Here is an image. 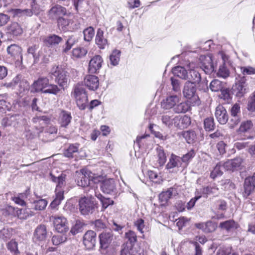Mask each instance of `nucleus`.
Segmentation results:
<instances>
[{"label":"nucleus","instance_id":"obj_1","mask_svg":"<svg viewBox=\"0 0 255 255\" xmlns=\"http://www.w3.org/2000/svg\"><path fill=\"white\" fill-rule=\"evenodd\" d=\"M196 92V88L195 84L190 81L186 82L183 91V95L189 100L187 102L192 106H198L200 104V99Z\"/></svg>","mask_w":255,"mask_h":255},{"label":"nucleus","instance_id":"obj_2","mask_svg":"<svg viewBox=\"0 0 255 255\" xmlns=\"http://www.w3.org/2000/svg\"><path fill=\"white\" fill-rule=\"evenodd\" d=\"M79 204L80 212L84 215L92 214L98 208V203L94 197L82 198Z\"/></svg>","mask_w":255,"mask_h":255},{"label":"nucleus","instance_id":"obj_3","mask_svg":"<svg viewBox=\"0 0 255 255\" xmlns=\"http://www.w3.org/2000/svg\"><path fill=\"white\" fill-rule=\"evenodd\" d=\"M79 178L80 179L78 180V185L83 187L89 186L90 181L97 183L103 178L102 176L97 175L86 168L80 170Z\"/></svg>","mask_w":255,"mask_h":255},{"label":"nucleus","instance_id":"obj_4","mask_svg":"<svg viewBox=\"0 0 255 255\" xmlns=\"http://www.w3.org/2000/svg\"><path fill=\"white\" fill-rule=\"evenodd\" d=\"M73 95L79 108L81 110L85 109L88 103V96L84 88L79 84L76 85Z\"/></svg>","mask_w":255,"mask_h":255},{"label":"nucleus","instance_id":"obj_5","mask_svg":"<svg viewBox=\"0 0 255 255\" xmlns=\"http://www.w3.org/2000/svg\"><path fill=\"white\" fill-rule=\"evenodd\" d=\"M49 74L51 76L55 77V81L60 87H63L67 85L68 75L67 72L61 66H53Z\"/></svg>","mask_w":255,"mask_h":255},{"label":"nucleus","instance_id":"obj_6","mask_svg":"<svg viewBox=\"0 0 255 255\" xmlns=\"http://www.w3.org/2000/svg\"><path fill=\"white\" fill-rule=\"evenodd\" d=\"M200 67L206 74H210L214 70L213 60L211 55H201L200 57Z\"/></svg>","mask_w":255,"mask_h":255},{"label":"nucleus","instance_id":"obj_7","mask_svg":"<svg viewBox=\"0 0 255 255\" xmlns=\"http://www.w3.org/2000/svg\"><path fill=\"white\" fill-rule=\"evenodd\" d=\"M101 247L103 249H107L112 241L114 236L113 231L110 229H107L99 235Z\"/></svg>","mask_w":255,"mask_h":255},{"label":"nucleus","instance_id":"obj_8","mask_svg":"<svg viewBox=\"0 0 255 255\" xmlns=\"http://www.w3.org/2000/svg\"><path fill=\"white\" fill-rule=\"evenodd\" d=\"M22 119V116L19 114L8 116L2 119L1 125L4 128L8 127L17 128Z\"/></svg>","mask_w":255,"mask_h":255},{"label":"nucleus","instance_id":"obj_9","mask_svg":"<svg viewBox=\"0 0 255 255\" xmlns=\"http://www.w3.org/2000/svg\"><path fill=\"white\" fill-rule=\"evenodd\" d=\"M48 118L45 116L36 115L32 119L33 128L36 131L34 133H39L43 131L44 127L46 126Z\"/></svg>","mask_w":255,"mask_h":255},{"label":"nucleus","instance_id":"obj_10","mask_svg":"<svg viewBox=\"0 0 255 255\" xmlns=\"http://www.w3.org/2000/svg\"><path fill=\"white\" fill-rule=\"evenodd\" d=\"M5 31L7 36L14 38L21 35L23 29L18 23L12 22L5 27Z\"/></svg>","mask_w":255,"mask_h":255},{"label":"nucleus","instance_id":"obj_11","mask_svg":"<svg viewBox=\"0 0 255 255\" xmlns=\"http://www.w3.org/2000/svg\"><path fill=\"white\" fill-rule=\"evenodd\" d=\"M47 237V230L45 226L40 225L35 229L33 237V241L40 244L43 243Z\"/></svg>","mask_w":255,"mask_h":255},{"label":"nucleus","instance_id":"obj_12","mask_svg":"<svg viewBox=\"0 0 255 255\" xmlns=\"http://www.w3.org/2000/svg\"><path fill=\"white\" fill-rule=\"evenodd\" d=\"M53 224L55 230L59 233H64L68 231L67 220L62 216L53 217Z\"/></svg>","mask_w":255,"mask_h":255},{"label":"nucleus","instance_id":"obj_13","mask_svg":"<svg viewBox=\"0 0 255 255\" xmlns=\"http://www.w3.org/2000/svg\"><path fill=\"white\" fill-rule=\"evenodd\" d=\"M49 79L46 77H40L35 81L31 85V92L43 93V91L48 86Z\"/></svg>","mask_w":255,"mask_h":255},{"label":"nucleus","instance_id":"obj_14","mask_svg":"<svg viewBox=\"0 0 255 255\" xmlns=\"http://www.w3.org/2000/svg\"><path fill=\"white\" fill-rule=\"evenodd\" d=\"M96 234L92 230L88 231L83 237V244L89 250L93 249L96 244Z\"/></svg>","mask_w":255,"mask_h":255},{"label":"nucleus","instance_id":"obj_15","mask_svg":"<svg viewBox=\"0 0 255 255\" xmlns=\"http://www.w3.org/2000/svg\"><path fill=\"white\" fill-rule=\"evenodd\" d=\"M191 106L188 102L183 101L181 99L171 106V109L176 114L185 113L190 110Z\"/></svg>","mask_w":255,"mask_h":255},{"label":"nucleus","instance_id":"obj_16","mask_svg":"<svg viewBox=\"0 0 255 255\" xmlns=\"http://www.w3.org/2000/svg\"><path fill=\"white\" fill-rule=\"evenodd\" d=\"M174 120V126L180 129L187 128L191 124V119L187 115L175 116Z\"/></svg>","mask_w":255,"mask_h":255},{"label":"nucleus","instance_id":"obj_17","mask_svg":"<svg viewBox=\"0 0 255 255\" xmlns=\"http://www.w3.org/2000/svg\"><path fill=\"white\" fill-rule=\"evenodd\" d=\"M84 83L90 90L95 91L99 87V79L96 76L88 75L84 78Z\"/></svg>","mask_w":255,"mask_h":255},{"label":"nucleus","instance_id":"obj_18","mask_svg":"<svg viewBox=\"0 0 255 255\" xmlns=\"http://www.w3.org/2000/svg\"><path fill=\"white\" fill-rule=\"evenodd\" d=\"M243 163V159L240 157H237L233 159L228 160L223 163V167L226 170L234 171L240 168Z\"/></svg>","mask_w":255,"mask_h":255},{"label":"nucleus","instance_id":"obj_19","mask_svg":"<svg viewBox=\"0 0 255 255\" xmlns=\"http://www.w3.org/2000/svg\"><path fill=\"white\" fill-rule=\"evenodd\" d=\"M103 58L100 55L94 56L89 63V71L91 73H95L102 67Z\"/></svg>","mask_w":255,"mask_h":255},{"label":"nucleus","instance_id":"obj_20","mask_svg":"<svg viewBox=\"0 0 255 255\" xmlns=\"http://www.w3.org/2000/svg\"><path fill=\"white\" fill-rule=\"evenodd\" d=\"M22 49L18 45L13 44L8 46L7 52L8 55L12 57L16 61H22Z\"/></svg>","mask_w":255,"mask_h":255},{"label":"nucleus","instance_id":"obj_21","mask_svg":"<svg viewBox=\"0 0 255 255\" xmlns=\"http://www.w3.org/2000/svg\"><path fill=\"white\" fill-rule=\"evenodd\" d=\"M181 100V96L180 94L170 95L166 97L165 100L163 101L161 106L164 109L171 110V106L175 104L176 102H179V100Z\"/></svg>","mask_w":255,"mask_h":255},{"label":"nucleus","instance_id":"obj_22","mask_svg":"<svg viewBox=\"0 0 255 255\" xmlns=\"http://www.w3.org/2000/svg\"><path fill=\"white\" fill-rule=\"evenodd\" d=\"M215 115L218 122L222 125L226 124L228 121L227 111L222 105H219L217 107Z\"/></svg>","mask_w":255,"mask_h":255},{"label":"nucleus","instance_id":"obj_23","mask_svg":"<svg viewBox=\"0 0 255 255\" xmlns=\"http://www.w3.org/2000/svg\"><path fill=\"white\" fill-rule=\"evenodd\" d=\"M66 9L60 5L52 6L49 10V15L53 19L61 18L66 14Z\"/></svg>","mask_w":255,"mask_h":255},{"label":"nucleus","instance_id":"obj_24","mask_svg":"<svg viewBox=\"0 0 255 255\" xmlns=\"http://www.w3.org/2000/svg\"><path fill=\"white\" fill-rule=\"evenodd\" d=\"M63 41V38L56 34H50L43 39V42L48 47H56Z\"/></svg>","mask_w":255,"mask_h":255},{"label":"nucleus","instance_id":"obj_25","mask_svg":"<svg viewBox=\"0 0 255 255\" xmlns=\"http://www.w3.org/2000/svg\"><path fill=\"white\" fill-rule=\"evenodd\" d=\"M100 181L98 182L97 184H99L101 189L102 191H113L115 189V182L112 178L108 179H104V177Z\"/></svg>","mask_w":255,"mask_h":255},{"label":"nucleus","instance_id":"obj_26","mask_svg":"<svg viewBox=\"0 0 255 255\" xmlns=\"http://www.w3.org/2000/svg\"><path fill=\"white\" fill-rule=\"evenodd\" d=\"M183 167V163L181 157L177 156L174 154H171L169 161L167 163L166 167L167 169H171L175 167Z\"/></svg>","mask_w":255,"mask_h":255},{"label":"nucleus","instance_id":"obj_27","mask_svg":"<svg viewBox=\"0 0 255 255\" xmlns=\"http://www.w3.org/2000/svg\"><path fill=\"white\" fill-rule=\"evenodd\" d=\"M72 120L71 113L66 111H62L59 114L58 122L61 127L66 128Z\"/></svg>","mask_w":255,"mask_h":255},{"label":"nucleus","instance_id":"obj_28","mask_svg":"<svg viewBox=\"0 0 255 255\" xmlns=\"http://www.w3.org/2000/svg\"><path fill=\"white\" fill-rule=\"evenodd\" d=\"M219 228L223 230L228 232H232L238 227V224L233 220H229L221 222L219 224Z\"/></svg>","mask_w":255,"mask_h":255},{"label":"nucleus","instance_id":"obj_29","mask_svg":"<svg viewBox=\"0 0 255 255\" xmlns=\"http://www.w3.org/2000/svg\"><path fill=\"white\" fill-rule=\"evenodd\" d=\"M96 43L100 49H104L108 44L107 39L104 36V31L99 28L96 35Z\"/></svg>","mask_w":255,"mask_h":255},{"label":"nucleus","instance_id":"obj_30","mask_svg":"<svg viewBox=\"0 0 255 255\" xmlns=\"http://www.w3.org/2000/svg\"><path fill=\"white\" fill-rule=\"evenodd\" d=\"M7 94H0V112L9 110L11 104Z\"/></svg>","mask_w":255,"mask_h":255},{"label":"nucleus","instance_id":"obj_31","mask_svg":"<svg viewBox=\"0 0 255 255\" xmlns=\"http://www.w3.org/2000/svg\"><path fill=\"white\" fill-rule=\"evenodd\" d=\"M253 123L251 120H246L243 121L238 129L239 133H250L253 128Z\"/></svg>","mask_w":255,"mask_h":255},{"label":"nucleus","instance_id":"obj_32","mask_svg":"<svg viewBox=\"0 0 255 255\" xmlns=\"http://www.w3.org/2000/svg\"><path fill=\"white\" fill-rule=\"evenodd\" d=\"M14 17L31 16L33 15L32 11L30 9L15 8L11 10Z\"/></svg>","mask_w":255,"mask_h":255},{"label":"nucleus","instance_id":"obj_33","mask_svg":"<svg viewBox=\"0 0 255 255\" xmlns=\"http://www.w3.org/2000/svg\"><path fill=\"white\" fill-rule=\"evenodd\" d=\"M201 75L198 71L196 70H190L187 74L186 80L195 83H199L201 81Z\"/></svg>","mask_w":255,"mask_h":255},{"label":"nucleus","instance_id":"obj_34","mask_svg":"<svg viewBox=\"0 0 255 255\" xmlns=\"http://www.w3.org/2000/svg\"><path fill=\"white\" fill-rule=\"evenodd\" d=\"M173 74L182 79L186 80L188 72L187 70L182 66H176L172 69Z\"/></svg>","mask_w":255,"mask_h":255},{"label":"nucleus","instance_id":"obj_35","mask_svg":"<svg viewBox=\"0 0 255 255\" xmlns=\"http://www.w3.org/2000/svg\"><path fill=\"white\" fill-rule=\"evenodd\" d=\"M195 152L193 149L190 150L188 153L181 157L183 163V168H186L191 160L195 156Z\"/></svg>","mask_w":255,"mask_h":255},{"label":"nucleus","instance_id":"obj_36","mask_svg":"<svg viewBox=\"0 0 255 255\" xmlns=\"http://www.w3.org/2000/svg\"><path fill=\"white\" fill-rule=\"evenodd\" d=\"M174 116H169L168 114H164L161 116L160 120L163 124L165 126L170 128L174 126Z\"/></svg>","mask_w":255,"mask_h":255},{"label":"nucleus","instance_id":"obj_37","mask_svg":"<svg viewBox=\"0 0 255 255\" xmlns=\"http://www.w3.org/2000/svg\"><path fill=\"white\" fill-rule=\"evenodd\" d=\"M76 42L75 38L73 36H70L63 46L61 51L63 53H67L69 51L72 47L75 44Z\"/></svg>","mask_w":255,"mask_h":255},{"label":"nucleus","instance_id":"obj_38","mask_svg":"<svg viewBox=\"0 0 255 255\" xmlns=\"http://www.w3.org/2000/svg\"><path fill=\"white\" fill-rule=\"evenodd\" d=\"M255 188V181L253 178L247 177L244 182L245 191H253Z\"/></svg>","mask_w":255,"mask_h":255},{"label":"nucleus","instance_id":"obj_39","mask_svg":"<svg viewBox=\"0 0 255 255\" xmlns=\"http://www.w3.org/2000/svg\"><path fill=\"white\" fill-rule=\"evenodd\" d=\"M50 179L51 180L54 182H56L57 187H61L65 182V179L66 175L63 173L61 174L60 175L58 176L57 177L55 176L51 172L50 174Z\"/></svg>","mask_w":255,"mask_h":255},{"label":"nucleus","instance_id":"obj_40","mask_svg":"<svg viewBox=\"0 0 255 255\" xmlns=\"http://www.w3.org/2000/svg\"><path fill=\"white\" fill-rule=\"evenodd\" d=\"M95 196L98 198L102 204L103 208L104 209L107 208L109 205H113L114 203L113 200L109 198H106L102 196L100 193H97L96 192Z\"/></svg>","mask_w":255,"mask_h":255},{"label":"nucleus","instance_id":"obj_41","mask_svg":"<svg viewBox=\"0 0 255 255\" xmlns=\"http://www.w3.org/2000/svg\"><path fill=\"white\" fill-rule=\"evenodd\" d=\"M158 162L160 166L164 164L166 161V156L165 153L161 147H158L156 148Z\"/></svg>","mask_w":255,"mask_h":255},{"label":"nucleus","instance_id":"obj_42","mask_svg":"<svg viewBox=\"0 0 255 255\" xmlns=\"http://www.w3.org/2000/svg\"><path fill=\"white\" fill-rule=\"evenodd\" d=\"M12 235V229L4 228L0 230V239L6 241L9 239Z\"/></svg>","mask_w":255,"mask_h":255},{"label":"nucleus","instance_id":"obj_43","mask_svg":"<svg viewBox=\"0 0 255 255\" xmlns=\"http://www.w3.org/2000/svg\"><path fill=\"white\" fill-rule=\"evenodd\" d=\"M230 71L226 66V64L223 63L219 67L218 71L217 72V75L218 77L226 78L229 76Z\"/></svg>","mask_w":255,"mask_h":255},{"label":"nucleus","instance_id":"obj_44","mask_svg":"<svg viewBox=\"0 0 255 255\" xmlns=\"http://www.w3.org/2000/svg\"><path fill=\"white\" fill-rule=\"evenodd\" d=\"M87 53V51L84 48L77 47L72 50V56L76 58H81L85 56Z\"/></svg>","mask_w":255,"mask_h":255},{"label":"nucleus","instance_id":"obj_45","mask_svg":"<svg viewBox=\"0 0 255 255\" xmlns=\"http://www.w3.org/2000/svg\"><path fill=\"white\" fill-rule=\"evenodd\" d=\"M79 144H71L68 148L65 150L64 154L67 157H72L74 153L78 152Z\"/></svg>","mask_w":255,"mask_h":255},{"label":"nucleus","instance_id":"obj_46","mask_svg":"<svg viewBox=\"0 0 255 255\" xmlns=\"http://www.w3.org/2000/svg\"><path fill=\"white\" fill-rule=\"evenodd\" d=\"M223 163L220 162L217 164L214 169L211 171L210 177L215 179L217 176H221L223 174V171L221 170V167H223Z\"/></svg>","mask_w":255,"mask_h":255},{"label":"nucleus","instance_id":"obj_47","mask_svg":"<svg viewBox=\"0 0 255 255\" xmlns=\"http://www.w3.org/2000/svg\"><path fill=\"white\" fill-rule=\"evenodd\" d=\"M204 128L206 131H211L214 129L215 125L213 117L207 118L204 120Z\"/></svg>","mask_w":255,"mask_h":255},{"label":"nucleus","instance_id":"obj_48","mask_svg":"<svg viewBox=\"0 0 255 255\" xmlns=\"http://www.w3.org/2000/svg\"><path fill=\"white\" fill-rule=\"evenodd\" d=\"M60 89L57 85L54 84H49V82L48 86L46 88H45L44 91H43V93L56 95L60 92Z\"/></svg>","mask_w":255,"mask_h":255},{"label":"nucleus","instance_id":"obj_49","mask_svg":"<svg viewBox=\"0 0 255 255\" xmlns=\"http://www.w3.org/2000/svg\"><path fill=\"white\" fill-rule=\"evenodd\" d=\"M17 76L20 77V80L18 82L19 91V92H22L29 88V84L27 81L24 79L22 76L20 74H18Z\"/></svg>","mask_w":255,"mask_h":255},{"label":"nucleus","instance_id":"obj_50","mask_svg":"<svg viewBox=\"0 0 255 255\" xmlns=\"http://www.w3.org/2000/svg\"><path fill=\"white\" fill-rule=\"evenodd\" d=\"M20 77L16 76L11 81L1 84V86L5 87L8 89H14L16 86L18 85V82L19 81Z\"/></svg>","mask_w":255,"mask_h":255},{"label":"nucleus","instance_id":"obj_51","mask_svg":"<svg viewBox=\"0 0 255 255\" xmlns=\"http://www.w3.org/2000/svg\"><path fill=\"white\" fill-rule=\"evenodd\" d=\"M120 51L118 50H115L110 56V59L111 64L116 66L118 64L120 61Z\"/></svg>","mask_w":255,"mask_h":255},{"label":"nucleus","instance_id":"obj_52","mask_svg":"<svg viewBox=\"0 0 255 255\" xmlns=\"http://www.w3.org/2000/svg\"><path fill=\"white\" fill-rule=\"evenodd\" d=\"M84 38L85 41H90L95 34L94 29L92 27H89L83 31Z\"/></svg>","mask_w":255,"mask_h":255},{"label":"nucleus","instance_id":"obj_53","mask_svg":"<svg viewBox=\"0 0 255 255\" xmlns=\"http://www.w3.org/2000/svg\"><path fill=\"white\" fill-rule=\"evenodd\" d=\"M234 90L236 91V95L239 97H242L246 92V88L244 83H238L234 87Z\"/></svg>","mask_w":255,"mask_h":255},{"label":"nucleus","instance_id":"obj_54","mask_svg":"<svg viewBox=\"0 0 255 255\" xmlns=\"http://www.w3.org/2000/svg\"><path fill=\"white\" fill-rule=\"evenodd\" d=\"M210 87L212 91L217 92L221 90L223 88V86L220 81L215 79L210 83Z\"/></svg>","mask_w":255,"mask_h":255},{"label":"nucleus","instance_id":"obj_55","mask_svg":"<svg viewBox=\"0 0 255 255\" xmlns=\"http://www.w3.org/2000/svg\"><path fill=\"white\" fill-rule=\"evenodd\" d=\"M64 199L63 192H57L54 200L51 203V206L52 208H55L56 206L59 205L61 201Z\"/></svg>","mask_w":255,"mask_h":255},{"label":"nucleus","instance_id":"obj_56","mask_svg":"<svg viewBox=\"0 0 255 255\" xmlns=\"http://www.w3.org/2000/svg\"><path fill=\"white\" fill-rule=\"evenodd\" d=\"M47 202L45 199H39L33 201L34 207L35 210H42L45 209Z\"/></svg>","mask_w":255,"mask_h":255},{"label":"nucleus","instance_id":"obj_57","mask_svg":"<svg viewBox=\"0 0 255 255\" xmlns=\"http://www.w3.org/2000/svg\"><path fill=\"white\" fill-rule=\"evenodd\" d=\"M67 240V237L65 235L54 236L52 238V242L54 245L57 246L65 242Z\"/></svg>","mask_w":255,"mask_h":255},{"label":"nucleus","instance_id":"obj_58","mask_svg":"<svg viewBox=\"0 0 255 255\" xmlns=\"http://www.w3.org/2000/svg\"><path fill=\"white\" fill-rule=\"evenodd\" d=\"M58 27L65 31L67 29V27L69 24L70 21L68 19H65L61 17L59 18L57 20Z\"/></svg>","mask_w":255,"mask_h":255},{"label":"nucleus","instance_id":"obj_59","mask_svg":"<svg viewBox=\"0 0 255 255\" xmlns=\"http://www.w3.org/2000/svg\"><path fill=\"white\" fill-rule=\"evenodd\" d=\"M147 175L151 181L156 183L160 182L161 178L157 173L150 170L147 172Z\"/></svg>","mask_w":255,"mask_h":255},{"label":"nucleus","instance_id":"obj_60","mask_svg":"<svg viewBox=\"0 0 255 255\" xmlns=\"http://www.w3.org/2000/svg\"><path fill=\"white\" fill-rule=\"evenodd\" d=\"M83 223L80 221H77L75 225L71 229L70 232L73 235H75L81 231L83 227Z\"/></svg>","mask_w":255,"mask_h":255},{"label":"nucleus","instance_id":"obj_61","mask_svg":"<svg viewBox=\"0 0 255 255\" xmlns=\"http://www.w3.org/2000/svg\"><path fill=\"white\" fill-rule=\"evenodd\" d=\"M126 238L128 240L130 244H133L137 241V236L136 234L132 231H129L125 234Z\"/></svg>","mask_w":255,"mask_h":255},{"label":"nucleus","instance_id":"obj_62","mask_svg":"<svg viewBox=\"0 0 255 255\" xmlns=\"http://www.w3.org/2000/svg\"><path fill=\"white\" fill-rule=\"evenodd\" d=\"M232 247H221L218 251L216 255H229L231 254Z\"/></svg>","mask_w":255,"mask_h":255},{"label":"nucleus","instance_id":"obj_63","mask_svg":"<svg viewBox=\"0 0 255 255\" xmlns=\"http://www.w3.org/2000/svg\"><path fill=\"white\" fill-rule=\"evenodd\" d=\"M241 70V72L244 75L255 74V68L251 66L242 67Z\"/></svg>","mask_w":255,"mask_h":255},{"label":"nucleus","instance_id":"obj_64","mask_svg":"<svg viewBox=\"0 0 255 255\" xmlns=\"http://www.w3.org/2000/svg\"><path fill=\"white\" fill-rule=\"evenodd\" d=\"M248 110L252 112L255 111V91L253 93L251 97L250 101L249 102Z\"/></svg>","mask_w":255,"mask_h":255}]
</instances>
